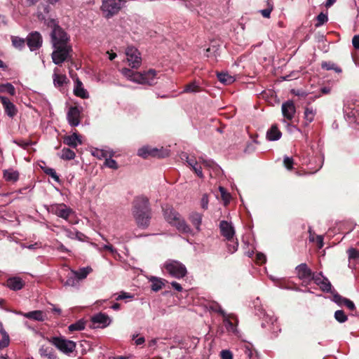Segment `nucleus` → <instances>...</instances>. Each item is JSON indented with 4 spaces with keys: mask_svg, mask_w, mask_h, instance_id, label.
I'll return each instance as SVG.
<instances>
[{
    "mask_svg": "<svg viewBox=\"0 0 359 359\" xmlns=\"http://www.w3.org/2000/svg\"><path fill=\"white\" fill-rule=\"evenodd\" d=\"M50 11V8L48 5L41 4L36 8V15L39 20L52 28L50 39L54 48L52 60L55 65H60L69 57L72 48L69 43V36L55 19L48 16Z\"/></svg>",
    "mask_w": 359,
    "mask_h": 359,
    "instance_id": "obj_1",
    "label": "nucleus"
},
{
    "mask_svg": "<svg viewBox=\"0 0 359 359\" xmlns=\"http://www.w3.org/2000/svg\"><path fill=\"white\" fill-rule=\"evenodd\" d=\"M133 215L140 227L149 226L151 219V208L149 200L144 196L136 197L133 203Z\"/></svg>",
    "mask_w": 359,
    "mask_h": 359,
    "instance_id": "obj_2",
    "label": "nucleus"
},
{
    "mask_svg": "<svg viewBox=\"0 0 359 359\" xmlns=\"http://www.w3.org/2000/svg\"><path fill=\"white\" fill-rule=\"evenodd\" d=\"M121 73L130 81L141 84L151 86L156 83L158 79L157 72L154 69H149L141 74L128 68H123L121 70Z\"/></svg>",
    "mask_w": 359,
    "mask_h": 359,
    "instance_id": "obj_3",
    "label": "nucleus"
},
{
    "mask_svg": "<svg viewBox=\"0 0 359 359\" xmlns=\"http://www.w3.org/2000/svg\"><path fill=\"white\" fill-rule=\"evenodd\" d=\"M163 215L165 220L172 226L182 233H189L191 230L182 216L172 207H166L163 209Z\"/></svg>",
    "mask_w": 359,
    "mask_h": 359,
    "instance_id": "obj_4",
    "label": "nucleus"
},
{
    "mask_svg": "<svg viewBox=\"0 0 359 359\" xmlns=\"http://www.w3.org/2000/svg\"><path fill=\"white\" fill-rule=\"evenodd\" d=\"M161 269L163 274H168L177 279L184 278L187 273L185 265L175 259L166 260L161 265Z\"/></svg>",
    "mask_w": 359,
    "mask_h": 359,
    "instance_id": "obj_5",
    "label": "nucleus"
},
{
    "mask_svg": "<svg viewBox=\"0 0 359 359\" xmlns=\"http://www.w3.org/2000/svg\"><path fill=\"white\" fill-rule=\"evenodd\" d=\"M202 166L207 169L210 172V176L213 177L214 176L219 175L222 172L221 168L216 164L213 161L210 159H204L203 158H199L198 165L192 167V170L200 178H203L204 175L202 172Z\"/></svg>",
    "mask_w": 359,
    "mask_h": 359,
    "instance_id": "obj_6",
    "label": "nucleus"
},
{
    "mask_svg": "<svg viewBox=\"0 0 359 359\" xmlns=\"http://www.w3.org/2000/svg\"><path fill=\"white\" fill-rule=\"evenodd\" d=\"M126 2L127 0H102L100 9L104 17L109 19L116 15Z\"/></svg>",
    "mask_w": 359,
    "mask_h": 359,
    "instance_id": "obj_7",
    "label": "nucleus"
},
{
    "mask_svg": "<svg viewBox=\"0 0 359 359\" xmlns=\"http://www.w3.org/2000/svg\"><path fill=\"white\" fill-rule=\"evenodd\" d=\"M92 272L93 269L90 266L79 268L78 270L69 269L67 276L66 285L75 286Z\"/></svg>",
    "mask_w": 359,
    "mask_h": 359,
    "instance_id": "obj_8",
    "label": "nucleus"
},
{
    "mask_svg": "<svg viewBox=\"0 0 359 359\" xmlns=\"http://www.w3.org/2000/svg\"><path fill=\"white\" fill-rule=\"evenodd\" d=\"M49 342L54 345L59 351L69 354L74 351L76 343L65 339L63 337H53L48 339Z\"/></svg>",
    "mask_w": 359,
    "mask_h": 359,
    "instance_id": "obj_9",
    "label": "nucleus"
},
{
    "mask_svg": "<svg viewBox=\"0 0 359 359\" xmlns=\"http://www.w3.org/2000/svg\"><path fill=\"white\" fill-rule=\"evenodd\" d=\"M49 212L57 215L64 219H67L72 213V210L65 203L52 204L48 208Z\"/></svg>",
    "mask_w": 359,
    "mask_h": 359,
    "instance_id": "obj_10",
    "label": "nucleus"
},
{
    "mask_svg": "<svg viewBox=\"0 0 359 359\" xmlns=\"http://www.w3.org/2000/svg\"><path fill=\"white\" fill-rule=\"evenodd\" d=\"M126 55L128 65L132 68L137 69L142 63L140 53L137 48L133 46H129L126 50Z\"/></svg>",
    "mask_w": 359,
    "mask_h": 359,
    "instance_id": "obj_11",
    "label": "nucleus"
},
{
    "mask_svg": "<svg viewBox=\"0 0 359 359\" xmlns=\"http://www.w3.org/2000/svg\"><path fill=\"white\" fill-rule=\"evenodd\" d=\"M297 277L304 283H309L313 280L315 276L314 273L309 268L306 264L302 263L295 268Z\"/></svg>",
    "mask_w": 359,
    "mask_h": 359,
    "instance_id": "obj_12",
    "label": "nucleus"
},
{
    "mask_svg": "<svg viewBox=\"0 0 359 359\" xmlns=\"http://www.w3.org/2000/svg\"><path fill=\"white\" fill-rule=\"evenodd\" d=\"M221 234L228 241L234 240L235 229L231 222L222 220L219 223Z\"/></svg>",
    "mask_w": 359,
    "mask_h": 359,
    "instance_id": "obj_13",
    "label": "nucleus"
},
{
    "mask_svg": "<svg viewBox=\"0 0 359 359\" xmlns=\"http://www.w3.org/2000/svg\"><path fill=\"white\" fill-rule=\"evenodd\" d=\"M42 36L38 32L30 33L27 37V44L31 51L39 49L42 45Z\"/></svg>",
    "mask_w": 359,
    "mask_h": 359,
    "instance_id": "obj_14",
    "label": "nucleus"
},
{
    "mask_svg": "<svg viewBox=\"0 0 359 359\" xmlns=\"http://www.w3.org/2000/svg\"><path fill=\"white\" fill-rule=\"evenodd\" d=\"M81 110L77 107H71L67 114V119L71 126H77L80 124Z\"/></svg>",
    "mask_w": 359,
    "mask_h": 359,
    "instance_id": "obj_15",
    "label": "nucleus"
},
{
    "mask_svg": "<svg viewBox=\"0 0 359 359\" xmlns=\"http://www.w3.org/2000/svg\"><path fill=\"white\" fill-rule=\"evenodd\" d=\"M147 278L149 283H150V287L151 290H153L154 292H157L160 290H162L165 287L166 284L169 283L164 278L157 276H147Z\"/></svg>",
    "mask_w": 359,
    "mask_h": 359,
    "instance_id": "obj_16",
    "label": "nucleus"
},
{
    "mask_svg": "<svg viewBox=\"0 0 359 359\" xmlns=\"http://www.w3.org/2000/svg\"><path fill=\"white\" fill-rule=\"evenodd\" d=\"M313 280L319 286L322 292H332V285L330 280L323 276L322 273L316 274Z\"/></svg>",
    "mask_w": 359,
    "mask_h": 359,
    "instance_id": "obj_17",
    "label": "nucleus"
},
{
    "mask_svg": "<svg viewBox=\"0 0 359 359\" xmlns=\"http://www.w3.org/2000/svg\"><path fill=\"white\" fill-rule=\"evenodd\" d=\"M282 114L285 118L287 120H292L294 118L296 109L294 102L292 100H288L282 104Z\"/></svg>",
    "mask_w": 359,
    "mask_h": 359,
    "instance_id": "obj_18",
    "label": "nucleus"
},
{
    "mask_svg": "<svg viewBox=\"0 0 359 359\" xmlns=\"http://www.w3.org/2000/svg\"><path fill=\"white\" fill-rule=\"evenodd\" d=\"M0 100L4 106L5 113L10 118L14 117L17 114V109L15 106L6 97L1 96Z\"/></svg>",
    "mask_w": 359,
    "mask_h": 359,
    "instance_id": "obj_19",
    "label": "nucleus"
},
{
    "mask_svg": "<svg viewBox=\"0 0 359 359\" xmlns=\"http://www.w3.org/2000/svg\"><path fill=\"white\" fill-rule=\"evenodd\" d=\"M24 285L25 281L18 276L11 277L6 280V286L14 291L22 289Z\"/></svg>",
    "mask_w": 359,
    "mask_h": 359,
    "instance_id": "obj_20",
    "label": "nucleus"
},
{
    "mask_svg": "<svg viewBox=\"0 0 359 359\" xmlns=\"http://www.w3.org/2000/svg\"><path fill=\"white\" fill-rule=\"evenodd\" d=\"M64 143L69 147L76 148L78 145L82 144L81 137L77 133H74L72 135L66 136L64 138Z\"/></svg>",
    "mask_w": 359,
    "mask_h": 359,
    "instance_id": "obj_21",
    "label": "nucleus"
},
{
    "mask_svg": "<svg viewBox=\"0 0 359 359\" xmlns=\"http://www.w3.org/2000/svg\"><path fill=\"white\" fill-rule=\"evenodd\" d=\"M91 321L93 325H102L106 327L109 323V318L107 315L99 313L91 317Z\"/></svg>",
    "mask_w": 359,
    "mask_h": 359,
    "instance_id": "obj_22",
    "label": "nucleus"
},
{
    "mask_svg": "<svg viewBox=\"0 0 359 359\" xmlns=\"http://www.w3.org/2000/svg\"><path fill=\"white\" fill-rule=\"evenodd\" d=\"M23 316L26 318L40 322H43L47 318L46 315L43 313V311L40 310L25 313Z\"/></svg>",
    "mask_w": 359,
    "mask_h": 359,
    "instance_id": "obj_23",
    "label": "nucleus"
},
{
    "mask_svg": "<svg viewBox=\"0 0 359 359\" xmlns=\"http://www.w3.org/2000/svg\"><path fill=\"white\" fill-rule=\"evenodd\" d=\"M140 156L147 158L149 156L163 157V154H160L159 151L156 149H150L147 147H144L138 150L137 152Z\"/></svg>",
    "mask_w": 359,
    "mask_h": 359,
    "instance_id": "obj_24",
    "label": "nucleus"
},
{
    "mask_svg": "<svg viewBox=\"0 0 359 359\" xmlns=\"http://www.w3.org/2000/svg\"><path fill=\"white\" fill-rule=\"evenodd\" d=\"M74 93L76 96L83 99H86L89 97L88 91L83 88L82 82L79 79L76 81Z\"/></svg>",
    "mask_w": 359,
    "mask_h": 359,
    "instance_id": "obj_25",
    "label": "nucleus"
},
{
    "mask_svg": "<svg viewBox=\"0 0 359 359\" xmlns=\"http://www.w3.org/2000/svg\"><path fill=\"white\" fill-rule=\"evenodd\" d=\"M304 118L306 122V125H308L314 120L316 115V109L312 106L307 105L304 108Z\"/></svg>",
    "mask_w": 359,
    "mask_h": 359,
    "instance_id": "obj_26",
    "label": "nucleus"
},
{
    "mask_svg": "<svg viewBox=\"0 0 359 359\" xmlns=\"http://www.w3.org/2000/svg\"><path fill=\"white\" fill-rule=\"evenodd\" d=\"M282 133L276 125H273L266 133V139L269 141H276L281 137Z\"/></svg>",
    "mask_w": 359,
    "mask_h": 359,
    "instance_id": "obj_27",
    "label": "nucleus"
},
{
    "mask_svg": "<svg viewBox=\"0 0 359 359\" xmlns=\"http://www.w3.org/2000/svg\"><path fill=\"white\" fill-rule=\"evenodd\" d=\"M39 352L41 356L48 359H58L55 351L50 346H41Z\"/></svg>",
    "mask_w": 359,
    "mask_h": 359,
    "instance_id": "obj_28",
    "label": "nucleus"
},
{
    "mask_svg": "<svg viewBox=\"0 0 359 359\" xmlns=\"http://www.w3.org/2000/svg\"><path fill=\"white\" fill-rule=\"evenodd\" d=\"M4 178L6 181L15 182L19 178V173L13 169L5 170L4 171Z\"/></svg>",
    "mask_w": 359,
    "mask_h": 359,
    "instance_id": "obj_29",
    "label": "nucleus"
},
{
    "mask_svg": "<svg viewBox=\"0 0 359 359\" xmlns=\"http://www.w3.org/2000/svg\"><path fill=\"white\" fill-rule=\"evenodd\" d=\"M189 219L196 229L199 231L202 222V215L198 212H192L189 216Z\"/></svg>",
    "mask_w": 359,
    "mask_h": 359,
    "instance_id": "obj_30",
    "label": "nucleus"
},
{
    "mask_svg": "<svg viewBox=\"0 0 359 359\" xmlns=\"http://www.w3.org/2000/svg\"><path fill=\"white\" fill-rule=\"evenodd\" d=\"M217 79L221 83L225 85L231 84L235 81L234 77L227 73H218Z\"/></svg>",
    "mask_w": 359,
    "mask_h": 359,
    "instance_id": "obj_31",
    "label": "nucleus"
},
{
    "mask_svg": "<svg viewBox=\"0 0 359 359\" xmlns=\"http://www.w3.org/2000/svg\"><path fill=\"white\" fill-rule=\"evenodd\" d=\"M86 321L83 319L79 320L74 323L71 324L68 327V330L70 332H74L75 331H80L85 329Z\"/></svg>",
    "mask_w": 359,
    "mask_h": 359,
    "instance_id": "obj_32",
    "label": "nucleus"
},
{
    "mask_svg": "<svg viewBox=\"0 0 359 359\" xmlns=\"http://www.w3.org/2000/svg\"><path fill=\"white\" fill-rule=\"evenodd\" d=\"M2 326V325L1 324ZM0 332L2 336L1 340H0V348H6L9 345L10 339L8 333L6 330L1 327L0 329Z\"/></svg>",
    "mask_w": 359,
    "mask_h": 359,
    "instance_id": "obj_33",
    "label": "nucleus"
},
{
    "mask_svg": "<svg viewBox=\"0 0 359 359\" xmlns=\"http://www.w3.org/2000/svg\"><path fill=\"white\" fill-rule=\"evenodd\" d=\"M321 67L326 70H334L337 73L341 72V69L332 62H323Z\"/></svg>",
    "mask_w": 359,
    "mask_h": 359,
    "instance_id": "obj_34",
    "label": "nucleus"
},
{
    "mask_svg": "<svg viewBox=\"0 0 359 359\" xmlns=\"http://www.w3.org/2000/svg\"><path fill=\"white\" fill-rule=\"evenodd\" d=\"M0 91L2 93H7L11 95H15V89L14 86L10 83L1 84Z\"/></svg>",
    "mask_w": 359,
    "mask_h": 359,
    "instance_id": "obj_35",
    "label": "nucleus"
},
{
    "mask_svg": "<svg viewBox=\"0 0 359 359\" xmlns=\"http://www.w3.org/2000/svg\"><path fill=\"white\" fill-rule=\"evenodd\" d=\"M76 154L74 151L69 148H63L60 158L64 160H72L75 158Z\"/></svg>",
    "mask_w": 359,
    "mask_h": 359,
    "instance_id": "obj_36",
    "label": "nucleus"
},
{
    "mask_svg": "<svg viewBox=\"0 0 359 359\" xmlns=\"http://www.w3.org/2000/svg\"><path fill=\"white\" fill-rule=\"evenodd\" d=\"M67 77L65 75L58 74L55 72L53 74V83L55 86L60 87L66 82Z\"/></svg>",
    "mask_w": 359,
    "mask_h": 359,
    "instance_id": "obj_37",
    "label": "nucleus"
},
{
    "mask_svg": "<svg viewBox=\"0 0 359 359\" xmlns=\"http://www.w3.org/2000/svg\"><path fill=\"white\" fill-rule=\"evenodd\" d=\"M41 168L45 174L50 176L55 182H60L59 176L53 168L48 167H41Z\"/></svg>",
    "mask_w": 359,
    "mask_h": 359,
    "instance_id": "obj_38",
    "label": "nucleus"
},
{
    "mask_svg": "<svg viewBox=\"0 0 359 359\" xmlns=\"http://www.w3.org/2000/svg\"><path fill=\"white\" fill-rule=\"evenodd\" d=\"M334 316L335 320L340 323H345L348 320V316L343 310L336 311Z\"/></svg>",
    "mask_w": 359,
    "mask_h": 359,
    "instance_id": "obj_39",
    "label": "nucleus"
},
{
    "mask_svg": "<svg viewBox=\"0 0 359 359\" xmlns=\"http://www.w3.org/2000/svg\"><path fill=\"white\" fill-rule=\"evenodd\" d=\"M39 0H26L29 6H34ZM59 0H42L40 4L37 6V7L41 4H43L45 5H48L50 7V4L54 5L57 3Z\"/></svg>",
    "mask_w": 359,
    "mask_h": 359,
    "instance_id": "obj_40",
    "label": "nucleus"
},
{
    "mask_svg": "<svg viewBox=\"0 0 359 359\" xmlns=\"http://www.w3.org/2000/svg\"><path fill=\"white\" fill-rule=\"evenodd\" d=\"M200 91V86L196 82H191L184 88L185 93H196Z\"/></svg>",
    "mask_w": 359,
    "mask_h": 359,
    "instance_id": "obj_41",
    "label": "nucleus"
},
{
    "mask_svg": "<svg viewBox=\"0 0 359 359\" xmlns=\"http://www.w3.org/2000/svg\"><path fill=\"white\" fill-rule=\"evenodd\" d=\"M92 154L99 159H106L109 156V154L106 150L99 149H95L94 151H93Z\"/></svg>",
    "mask_w": 359,
    "mask_h": 359,
    "instance_id": "obj_42",
    "label": "nucleus"
},
{
    "mask_svg": "<svg viewBox=\"0 0 359 359\" xmlns=\"http://www.w3.org/2000/svg\"><path fill=\"white\" fill-rule=\"evenodd\" d=\"M25 40L18 36H13L12 37V43L13 45L18 48H21L25 46Z\"/></svg>",
    "mask_w": 359,
    "mask_h": 359,
    "instance_id": "obj_43",
    "label": "nucleus"
},
{
    "mask_svg": "<svg viewBox=\"0 0 359 359\" xmlns=\"http://www.w3.org/2000/svg\"><path fill=\"white\" fill-rule=\"evenodd\" d=\"M332 300L339 306H343L344 303H345V301L348 300V299L341 296L338 293H334Z\"/></svg>",
    "mask_w": 359,
    "mask_h": 359,
    "instance_id": "obj_44",
    "label": "nucleus"
},
{
    "mask_svg": "<svg viewBox=\"0 0 359 359\" xmlns=\"http://www.w3.org/2000/svg\"><path fill=\"white\" fill-rule=\"evenodd\" d=\"M184 157L186 158V161L189 166L191 168L194 167V165H198V161H196L194 156H189L187 154H184L182 156V159H184Z\"/></svg>",
    "mask_w": 359,
    "mask_h": 359,
    "instance_id": "obj_45",
    "label": "nucleus"
},
{
    "mask_svg": "<svg viewBox=\"0 0 359 359\" xmlns=\"http://www.w3.org/2000/svg\"><path fill=\"white\" fill-rule=\"evenodd\" d=\"M347 253L349 259H357L359 258V250L355 248H351L348 249Z\"/></svg>",
    "mask_w": 359,
    "mask_h": 359,
    "instance_id": "obj_46",
    "label": "nucleus"
},
{
    "mask_svg": "<svg viewBox=\"0 0 359 359\" xmlns=\"http://www.w3.org/2000/svg\"><path fill=\"white\" fill-rule=\"evenodd\" d=\"M104 165L109 168L114 170H116L118 168L117 163L115 160L111 158H107L104 161Z\"/></svg>",
    "mask_w": 359,
    "mask_h": 359,
    "instance_id": "obj_47",
    "label": "nucleus"
},
{
    "mask_svg": "<svg viewBox=\"0 0 359 359\" xmlns=\"http://www.w3.org/2000/svg\"><path fill=\"white\" fill-rule=\"evenodd\" d=\"M219 190L221 194V196H222V199L224 201L225 203H228L231 198L230 194L222 187H219Z\"/></svg>",
    "mask_w": 359,
    "mask_h": 359,
    "instance_id": "obj_48",
    "label": "nucleus"
},
{
    "mask_svg": "<svg viewBox=\"0 0 359 359\" xmlns=\"http://www.w3.org/2000/svg\"><path fill=\"white\" fill-rule=\"evenodd\" d=\"M62 229L65 232V236L67 238H71V239H74L75 238L74 233H76V229H68V228L65 227V226H62Z\"/></svg>",
    "mask_w": 359,
    "mask_h": 359,
    "instance_id": "obj_49",
    "label": "nucleus"
},
{
    "mask_svg": "<svg viewBox=\"0 0 359 359\" xmlns=\"http://www.w3.org/2000/svg\"><path fill=\"white\" fill-rule=\"evenodd\" d=\"M283 163L287 170H292L294 164L293 158L288 156H285L283 159Z\"/></svg>",
    "mask_w": 359,
    "mask_h": 359,
    "instance_id": "obj_50",
    "label": "nucleus"
},
{
    "mask_svg": "<svg viewBox=\"0 0 359 359\" xmlns=\"http://www.w3.org/2000/svg\"><path fill=\"white\" fill-rule=\"evenodd\" d=\"M328 20V18L327 16V15L324 14L323 13H320L318 16H317V20H318V22L316 24V26H320L322 25H323L325 22H326Z\"/></svg>",
    "mask_w": 359,
    "mask_h": 359,
    "instance_id": "obj_51",
    "label": "nucleus"
},
{
    "mask_svg": "<svg viewBox=\"0 0 359 359\" xmlns=\"http://www.w3.org/2000/svg\"><path fill=\"white\" fill-rule=\"evenodd\" d=\"M13 142L23 149H27L32 144L31 142L24 140H14Z\"/></svg>",
    "mask_w": 359,
    "mask_h": 359,
    "instance_id": "obj_52",
    "label": "nucleus"
},
{
    "mask_svg": "<svg viewBox=\"0 0 359 359\" xmlns=\"http://www.w3.org/2000/svg\"><path fill=\"white\" fill-rule=\"evenodd\" d=\"M220 356L222 359H233V354L229 350H222L220 352Z\"/></svg>",
    "mask_w": 359,
    "mask_h": 359,
    "instance_id": "obj_53",
    "label": "nucleus"
},
{
    "mask_svg": "<svg viewBox=\"0 0 359 359\" xmlns=\"http://www.w3.org/2000/svg\"><path fill=\"white\" fill-rule=\"evenodd\" d=\"M232 242V244L229 243L228 245V250L231 253L235 252L238 250V242L237 241V240L236 241H233Z\"/></svg>",
    "mask_w": 359,
    "mask_h": 359,
    "instance_id": "obj_54",
    "label": "nucleus"
},
{
    "mask_svg": "<svg viewBox=\"0 0 359 359\" xmlns=\"http://www.w3.org/2000/svg\"><path fill=\"white\" fill-rule=\"evenodd\" d=\"M350 114L353 117V121L359 124V112L358 109H353Z\"/></svg>",
    "mask_w": 359,
    "mask_h": 359,
    "instance_id": "obj_55",
    "label": "nucleus"
},
{
    "mask_svg": "<svg viewBox=\"0 0 359 359\" xmlns=\"http://www.w3.org/2000/svg\"><path fill=\"white\" fill-rule=\"evenodd\" d=\"M256 260L258 263H264L266 260V256L262 253H257L256 255Z\"/></svg>",
    "mask_w": 359,
    "mask_h": 359,
    "instance_id": "obj_56",
    "label": "nucleus"
},
{
    "mask_svg": "<svg viewBox=\"0 0 359 359\" xmlns=\"http://www.w3.org/2000/svg\"><path fill=\"white\" fill-rule=\"evenodd\" d=\"M343 305L346 306L351 311H354L355 309V304L348 299L345 301V303H344Z\"/></svg>",
    "mask_w": 359,
    "mask_h": 359,
    "instance_id": "obj_57",
    "label": "nucleus"
},
{
    "mask_svg": "<svg viewBox=\"0 0 359 359\" xmlns=\"http://www.w3.org/2000/svg\"><path fill=\"white\" fill-rule=\"evenodd\" d=\"M352 44L355 49L359 50V35H355L353 37Z\"/></svg>",
    "mask_w": 359,
    "mask_h": 359,
    "instance_id": "obj_58",
    "label": "nucleus"
},
{
    "mask_svg": "<svg viewBox=\"0 0 359 359\" xmlns=\"http://www.w3.org/2000/svg\"><path fill=\"white\" fill-rule=\"evenodd\" d=\"M271 11H272V7L262 10L260 12H261L262 15H263V17H264L266 18H269L270 17Z\"/></svg>",
    "mask_w": 359,
    "mask_h": 359,
    "instance_id": "obj_59",
    "label": "nucleus"
},
{
    "mask_svg": "<svg viewBox=\"0 0 359 359\" xmlns=\"http://www.w3.org/2000/svg\"><path fill=\"white\" fill-rule=\"evenodd\" d=\"M102 249L109 250L111 254L116 253V250L114 249L111 245H104L100 249V250H102Z\"/></svg>",
    "mask_w": 359,
    "mask_h": 359,
    "instance_id": "obj_60",
    "label": "nucleus"
},
{
    "mask_svg": "<svg viewBox=\"0 0 359 359\" xmlns=\"http://www.w3.org/2000/svg\"><path fill=\"white\" fill-rule=\"evenodd\" d=\"M133 295L128 294V293H121L120 295H118L116 298V300H122L125 299H133Z\"/></svg>",
    "mask_w": 359,
    "mask_h": 359,
    "instance_id": "obj_61",
    "label": "nucleus"
},
{
    "mask_svg": "<svg viewBox=\"0 0 359 359\" xmlns=\"http://www.w3.org/2000/svg\"><path fill=\"white\" fill-rule=\"evenodd\" d=\"M208 199L206 195H203L201 198V206L203 209L208 208Z\"/></svg>",
    "mask_w": 359,
    "mask_h": 359,
    "instance_id": "obj_62",
    "label": "nucleus"
},
{
    "mask_svg": "<svg viewBox=\"0 0 359 359\" xmlns=\"http://www.w3.org/2000/svg\"><path fill=\"white\" fill-rule=\"evenodd\" d=\"M74 234H75L74 239H77L80 241H83L84 238H86V236L83 233L78 231H76V233H74Z\"/></svg>",
    "mask_w": 359,
    "mask_h": 359,
    "instance_id": "obj_63",
    "label": "nucleus"
},
{
    "mask_svg": "<svg viewBox=\"0 0 359 359\" xmlns=\"http://www.w3.org/2000/svg\"><path fill=\"white\" fill-rule=\"evenodd\" d=\"M170 285H172L173 289H175V290H177L178 292H180L182 289L181 285L176 281L171 282Z\"/></svg>",
    "mask_w": 359,
    "mask_h": 359,
    "instance_id": "obj_64",
    "label": "nucleus"
}]
</instances>
